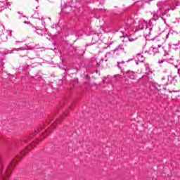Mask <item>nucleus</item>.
<instances>
[{
	"mask_svg": "<svg viewBox=\"0 0 180 180\" xmlns=\"http://www.w3.org/2000/svg\"><path fill=\"white\" fill-rule=\"evenodd\" d=\"M25 141L27 142V140H26Z\"/></svg>",
	"mask_w": 180,
	"mask_h": 180,
	"instance_id": "23",
	"label": "nucleus"
},
{
	"mask_svg": "<svg viewBox=\"0 0 180 180\" xmlns=\"http://www.w3.org/2000/svg\"><path fill=\"white\" fill-rule=\"evenodd\" d=\"M133 59H129V60H127V63H129V61H131Z\"/></svg>",
	"mask_w": 180,
	"mask_h": 180,
	"instance_id": "18",
	"label": "nucleus"
},
{
	"mask_svg": "<svg viewBox=\"0 0 180 180\" xmlns=\"http://www.w3.org/2000/svg\"><path fill=\"white\" fill-rule=\"evenodd\" d=\"M68 116V111L65 112L58 119H56V121L52 124V127L50 128H48V129H45V132L43 133V135L41 136V139H44L46 136H49L50 134L51 130H54L56 129V126L58 124H60Z\"/></svg>",
	"mask_w": 180,
	"mask_h": 180,
	"instance_id": "3",
	"label": "nucleus"
},
{
	"mask_svg": "<svg viewBox=\"0 0 180 180\" xmlns=\"http://www.w3.org/2000/svg\"><path fill=\"white\" fill-rule=\"evenodd\" d=\"M124 63H125L124 61L117 62V67H118L120 70H122V66H120V64H124Z\"/></svg>",
	"mask_w": 180,
	"mask_h": 180,
	"instance_id": "11",
	"label": "nucleus"
},
{
	"mask_svg": "<svg viewBox=\"0 0 180 180\" xmlns=\"http://www.w3.org/2000/svg\"><path fill=\"white\" fill-rule=\"evenodd\" d=\"M3 29H5V26L3 25Z\"/></svg>",
	"mask_w": 180,
	"mask_h": 180,
	"instance_id": "20",
	"label": "nucleus"
},
{
	"mask_svg": "<svg viewBox=\"0 0 180 180\" xmlns=\"http://www.w3.org/2000/svg\"><path fill=\"white\" fill-rule=\"evenodd\" d=\"M16 43H19V41H16Z\"/></svg>",
	"mask_w": 180,
	"mask_h": 180,
	"instance_id": "22",
	"label": "nucleus"
},
{
	"mask_svg": "<svg viewBox=\"0 0 180 180\" xmlns=\"http://www.w3.org/2000/svg\"><path fill=\"white\" fill-rule=\"evenodd\" d=\"M124 51V49L122 46H119L115 49L112 50L109 53H107L106 56H110L111 54H120V53H122V51Z\"/></svg>",
	"mask_w": 180,
	"mask_h": 180,
	"instance_id": "5",
	"label": "nucleus"
},
{
	"mask_svg": "<svg viewBox=\"0 0 180 180\" xmlns=\"http://www.w3.org/2000/svg\"><path fill=\"white\" fill-rule=\"evenodd\" d=\"M168 37H169V33H168V34L166 35V39H168Z\"/></svg>",
	"mask_w": 180,
	"mask_h": 180,
	"instance_id": "15",
	"label": "nucleus"
},
{
	"mask_svg": "<svg viewBox=\"0 0 180 180\" xmlns=\"http://www.w3.org/2000/svg\"><path fill=\"white\" fill-rule=\"evenodd\" d=\"M138 27L140 30H143V29H147V22L144 20L139 21Z\"/></svg>",
	"mask_w": 180,
	"mask_h": 180,
	"instance_id": "7",
	"label": "nucleus"
},
{
	"mask_svg": "<svg viewBox=\"0 0 180 180\" xmlns=\"http://www.w3.org/2000/svg\"><path fill=\"white\" fill-rule=\"evenodd\" d=\"M170 9H172V11H174V8H170Z\"/></svg>",
	"mask_w": 180,
	"mask_h": 180,
	"instance_id": "21",
	"label": "nucleus"
},
{
	"mask_svg": "<svg viewBox=\"0 0 180 180\" xmlns=\"http://www.w3.org/2000/svg\"><path fill=\"white\" fill-rule=\"evenodd\" d=\"M34 18H39L40 17H36V16H34Z\"/></svg>",
	"mask_w": 180,
	"mask_h": 180,
	"instance_id": "19",
	"label": "nucleus"
},
{
	"mask_svg": "<svg viewBox=\"0 0 180 180\" xmlns=\"http://www.w3.org/2000/svg\"><path fill=\"white\" fill-rule=\"evenodd\" d=\"M162 63H164V60H160L158 61L159 64H162Z\"/></svg>",
	"mask_w": 180,
	"mask_h": 180,
	"instance_id": "13",
	"label": "nucleus"
},
{
	"mask_svg": "<svg viewBox=\"0 0 180 180\" xmlns=\"http://www.w3.org/2000/svg\"><path fill=\"white\" fill-rule=\"evenodd\" d=\"M53 118H52L51 120H49V122L48 123V124H50V123H51V120H53Z\"/></svg>",
	"mask_w": 180,
	"mask_h": 180,
	"instance_id": "16",
	"label": "nucleus"
},
{
	"mask_svg": "<svg viewBox=\"0 0 180 180\" xmlns=\"http://www.w3.org/2000/svg\"><path fill=\"white\" fill-rule=\"evenodd\" d=\"M167 51L165 50V56H167Z\"/></svg>",
	"mask_w": 180,
	"mask_h": 180,
	"instance_id": "17",
	"label": "nucleus"
},
{
	"mask_svg": "<svg viewBox=\"0 0 180 180\" xmlns=\"http://www.w3.org/2000/svg\"><path fill=\"white\" fill-rule=\"evenodd\" d=\"M151 69L150 68V66L148 65H146V74L147 75H150V74H152Z\"/></svg>",
	"mask_w": 180,
	"mask_h": 180,
	"instance_id": "9",
	"label": "nucleus"
},
{
	"mask_svg": "<svg viewBox=\"0 0 180 180\" xmlns=\"http://www.w3.org/2000/svg\"><path fill=\"white\" fill-rule=\"evenodd\" d=\"M128 40H129V41H134V40H136V39H134V38H132L131 37H129L128 38Z\"/></svg>",
	"mask_w": 180,
	"mask_h": 180,
	"instance_id": "12",
	"label": "nucleus"
},
{
	"mask_svg": "<svg viewBox=\"0 0 180 180\" xmlns=\"http://www.w3.org/2000/svg\"><path fill=\"white\" fill-rule=\"evenodd\" d=\"M165 14H164V13H162V15H161V18L162 19H164V15H165Z\"/></svg>",
	"mask_w": 180,
	"mask_h": 180,
	"instance_id": "14",
	"label": "nucleus"
},
{
	"mask_svg": "<svg viewBox=\"0 0 180 180\" xmlns=\"http://www.w3.org/2000/svg\"><path fill=\"white\" fill-rule=\"evenodd\" d=\"M32 147H34V143H32L30 146L25 148V150L21 152V155H25V153H26V151H30V150H32Z\"/></svg>",
	"mask_w": 180,
	"mask_h": 180,
	"instance_id": "8",
	"label": "nucleus"
},
{
	"mask_svg": "<svg viewBox=\"0 0 180 180\" xmlns=\"http://www.w3.org/2000/svg\"><path fill=\"white\" fill-rule=\"evenodd\" d=\"M18 158L13 159L8 165H5L4 163L0 165V180H8L9 174L12 171L13 168L16 167L18 164Z\"/></svg>",
	"mask_w": 180,
	"mask_h": 180,
	"instance_id": "1",
	"label": "nucleus"
},
{
	"mask_svg": "<svg viewBox=\"0 0 180 180\" xmlns=\"http://www.w3.org/2000/svg\"><path fill=\"white\" fill-rule=\"evenodd\" d=\"M123 75L124 77H127L130 79H136V73L134 71L128 70L127 72H124Z\"/></svg>",
	"mask_w": 180,
	"mask_h": 180,
	"instance_id": "6",
	"label": "nucleus"
},
{
	"mask_svg": "<svg viewBox=\"0 0 180 180\" xmlns=\"http://www.w3.org/2000/svg\"><path fill=\"white\" fill-rule=\"evenodd\" d=\"M137 57H138V59L139 60V61L141 63H143L144 61V60H145V58L141 54H138Z\"/></svg>",
	"mask_w": 180,
	"mask_h": 180,
	"instance_id": "10",
	"label": "nucleus"
},
{
	"mask_svg": "<svg viewBox=\"0 0 180 180\" xmlns=\"http://www.w3.org/2000/svg\"><path fill=\"white\" fill-rule=\"evenodd\" d=\"M165 40H162L161 38H157L153 41V44L152 45V47L148 50V53L150 56H155V54L160 53V49L161 48V45L164 44V42Z\"/></svg>",
	"mask_w": 180,
	"mask_h": 180,
	"instance_id": "2",
	"label": "nucleus"
},
{
	"mask_svg": "<svg viewBox=\"0 0 180 180\" xmlns=\"http://www.w3.org/2000/svg\"><path fill=\"white\" fill-rule=\"evenodd\" d=\"M12 36V31L7 30L3 34H0V38L2 41H8V37H11Z\"/></svg>",
	"mask_w": 180,
	"mask_h": 180,
	"instance_id": "4",
	"label": "nucleus"
}]
</instances>
